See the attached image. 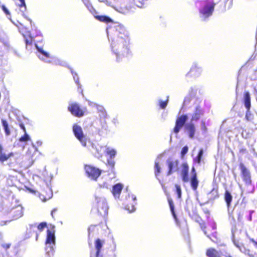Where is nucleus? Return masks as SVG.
Segmentation results:
<instances>
[{
	"label": "nucleus",
	"mask_w": 257,
	"mask_h": 257,
	"mask_svg": "<svg viewBox=\"0 0 257 257\" xmlns=\"http://www.w3.org/2000/svg\"><path fill=\"white\" fill-rule=\"evenodd\" d=\"M112 53L119 62L131 53L130 38L128 32L119 23L112 24L106 29Z\"/></svg>",
	"instance_id": "obj_1"
},
{
	"label": "nucleus",
	"mask_w": 257,
	"mask_h": 257,
	"mask_svg": "<svg viewBox=\"0 0 257 257\" xmlns=\"http://www.w3.org/2000/svg\"><path fill=\"white\" fill-rule=\"evenodd\" d=\"M35 47L37 50V56L40 59L47 63H51L55 65H60L67 67V63L58 58L51 57L41 48L38 47L37 44H35Z\"/></svg>",
	"instance_id": "obj_2"
},
{
	"label": "nucleus",
	"mask_w": 257,
	"mask_h": 257,
	"mask_svg": "<svg viewBox=\"0 0 257 257\" xmlns=\"http://www.w3.org/2000/svg\"><path fill=\"white\" fill-rule=\"evenodd\" d=\"M215 5V4L212 0H207L202 2L199 9L200 18L203 21H205L212 16Z\"/></svg>",
	"instance_id": "obj_3"
},
{
	"label": "nucleus",
	"mask_w": 257,
	"mask_h": 257,
	"mask_svg": "<svg viewBox=\"0 0 257 257\" xmlns=\"http://www.w3.org/2000/svg\"><path fill=\"white\" fill-rule=\"evenodd\" d=\"M55 243L56 241L54 231L48 229L47 231L46 240L45 241V257H52L53 256Z\"/></svg>",
	"instance_id": "obj_4"
},
{
	"label": "nucleus",
	"mask_w": 257,
	"mask_h": 257,
	"mask_svg": "<svg viewBox=\"0 0 257 257\" xmlns=\"http://www.w3.org/2000/svg\"><path fill=\"white\" fill-rule=\"evenodd\" d=\"M94 208L100 215L103 216L106 215L108 213V206L105 198L103 196L96 195Z\"/></svg>",
	"instance_id": "obj_5"
},
{
	"label": "nucleus",
	"mask_w": 257,
	"mask_h": 257,
	"mask_svg": "<svg viewBox=\"0 0 257 257\" xmlns=\"http://www.w3.org/2000/svg\"><path fill=\"white\" fill-rule=\"evenodd\" d=\"M148 0H125L124 10L119 11L122 14H126L128 12L134 11L136 7L139 8H143L145 2Z\"/></svg>",
	"instance_id": "obj_6"
},
{
	"label": "nucleus",
	"mask_w": 257,
	"mask_h": 257,
	"mask_svg": "<svg viewBox=\"0 0 257 257\" xmlns=\"http://www.w3.org/2000/svg\"><path fill=\"white\" fill-rule=\"evenodd\" d=\"M202 68L197 62H193L189 71L185 75L187 80L190 78L195 79L199 77L202 74Z\"/></svg>",
	"instance_id": "obj_7"
},
{
	"label": "nucleus",
	"mask_w": 257,
	"mask_h": 257,
	"mask_svg": "<svg viewBox=\"0 0 257 257\" xmlns=\"http://www.w3.org/2000/svg\"><path fill=\"white\" fill-rule=\"evenodd\" d=\"M73 132L75 137L80 142L82 146L87 147V138L84 135L81 127L77 124L73 126Z\"/></svg>",
	"instance_id": "obj_8"
},
{
	"label": "nucleus",
	"mask_w": 257,
	"mask_h": 257,
	"mask_svg": "<svg viewBox=\"0 0 257 257\" xmlns=\"http://www.w3.org/2000/svg\"><path fill=\"white\" fill-rule=\"evenodd\" d=\"M87 148L95 157L99 158L103 156V153H105V149L106 147L100 146L98 144L90 143V145Z\"/></svg>",
	"instance_id": "obj_9"
},
{
	"label": "nucleus",
	"mask_w": 257,
	"mask_h": 257,
	"mask_svg": "<svg viewBox=\"0 0 257 257\" xmlns=\"http://www.w3.org/2000/svg\"><path fill=\"white\" fill-rule=\"evenodd\" d=\"M85 170L88 177L94 180L97 179L101 172L100 169L91 165H86Z\"/></svg>",
	"instance_id": "obj_10"
},
{
	"label": "nucleus",
	"mask_w": 257,
	"mask_h": 257,
	"mask_svg": "<svg viewBox=\"0 0 257 257\" xmlns=\"http://www.w3.org/2000/svg\"><path fill=\"white\" fill-rule=\"evenodd\" d=\"M244 104L245 107L247 109L245 115V118L248 121H251L253 119V115L249 110L251 104L250 94L248 92H245L244 94Z\"/></svg>",
	"instance_id": "obj_11"
},
{
	"label": "nucleus",
	"mask_w": 257,
	"mask_h": 257,
	"mask_svg": "<svg viewBox=\"0 0 257 257\" xmlns=\"http://www.w3.org/2000/svg\"><path fill=\"white\" fill-rule=\"evenodd\" d=\"M239 168L241 171L242 178L245 185H250L251 183V180L250 173L249 170L242 163H240Z\"/></svg>",
	"instance_id": "obj_12"
},
{
	"label": "nucleus",
	"mask_w": 257,
	"mask_h": 257,
	"mask_svg": "<svg viewBox=\"0 0 257 257\" xmlns=\"http://www.w3.org/2000/svg\"><path fill=\"white\" fill-rule=\"evenodd\" d=\"M68 109L72 115L76 117H80L84 115L83 111L80 108L79 105L76 102L70 103Z\"/></svg>",
	"instance_id": "obj_13"
},
{
	"label": "nucleus",
	"mask_w": 257,
	"mask_h": 257,
	"mask_svg": "<svg viewBox=\"0 0 257 257\" xmlns=\"http://www.w3.org/2000/svg\"><path fill=\"white\" fill-rule=\"evenodd\" d=\"M179 161L177 160L169 158L166 161V165L168 166V171L167 175L169 176L173 173L176 172L178 170Z\"/></svg>",
	"instance_id": "obj_14"
},
{
	"label": "nucleus",
	"mask_w": 257,
	"mask_h": 257,
	"mask_svg": "<svg viewBox=\"0 0 257 257\" xmlns=\"http://www.w3.org/2000/svg\"><path fill=\"white\" fill-rule=\"evenodd\" d=\"M187 119L188 115L186 114L182 115L177 119L175 126L174 128L175 133L177 134L179 132L180 129L186 124L185 123Z\"/></svg>",
	"instance_id": "obj_15"
},
{
	"label": "nucleus",
	"mask_w": 257,
	"mask_h": 257,
	"mask_svg": "<svg viewBox=\"0 0 257 257\" xmlns=\"http://www.w3.org/2000/svg\"><path fill=\"white\" fill-rule=\"evenodd\" d=\"M126 199L128 201H133L131 204H126L125 205V209L128 211L129 212H133L135 211V205L137 204V197L134 194H128Z\"/></svg>",
	"instance_id": "obj_16"
},
{
	"label": "nucleus",
	"mask_w": 257,
	"mask_h": 257,
	"mask_svg": "<svg viewBox=\"0 0 257 257\" xmlns=\"http://www.w3.org/2000/svg\"><path fill=\"white\" fill-rule=\"evenodd\" d=\"M203 110L199 106H196L194 111L192 114L191 121L193 122L198 120L200 117L203 115Z\"/></svg>",
	"instance_id": "obj_17"
},
{
	"label": "nucleus",
	"mask_w": 257,
	"mask_h": 257,
	"mask_svg": "<svg viewBox=\"0 0 257 257\" xmlns=\"http://www.w3.org/2000/svg\"><path fill=\"white\" fill-rule=\"evenodd\" d=\"M181 177L182 181L184 182H188L189 181L188 171L189 167L186 163H183L182 164Z\"/></svg>",
	"instance_id": "obj_18"
},
{
	"label": "nucleus",
	"mask_w": 257,
	"mask_h": 257,
	"mask_svg": "<svg viewBox=\"0 0 257 257\" xmlns=\"http://www.w3.org/2000/svg\"><path fill=\"white\" fill-rule=\"evenodd\" d=\"M122 188L123 185L120 183H117L113 186L111 192L115 199L119 198Z\"/></svg>",
	"instance_id": "obj_19"
},
{
	"label": "nucleus",
	"mask_w": 257,
	"mask_h": 257,
	"mask_svg": "<svg viewBox=\"0 0 257 257\" xmlns=\"http://www.w3.org/2000/svg\"><path fill=\"white\" fill-rule=\"evenodd\" d=\"M185 129L187 132L190 138H193L195 133V127L192 122L186 123Z\"/></svg>",
	"instance_id": "obj_20"
},
{
	"label": "nucleus",
	"mask_w": 257,
	"mask_h": 257,
	"mask_svg": "<svg viewBox=\"0 0 257 257\" xmlns=\"http://www.w3.org/2000/svg\"><path fill=\"white\" fill-rule=\"evenodd\" d=\"M104 243V241L97 238L95 242V247L96 250V257H102V255L100 254L101 249Z\"/></svg>",
	"instance_id": "obj_21"
},
{
	"label": "nucleus",
	"mask_w": 257,
	"mask_h": 257,
	"mask_svg": "<svg viewBox=\"0 0 257 257\" xmlns=\"http://www.w3.org/2000/svg\"><path fill=\"white\" fill-rule=\"evenodd\" d=\"M20 2V4H18V6L19 7V10L21 13L22 15L26 19L28 20L30 23H31V20L29 19H28L25 14V12L26 11L27 8L26 5L25 3V0H19Z\"/></svg>",
	"instance_id": "obj_22"
},
{
	"label": "nucleus",
	"mask_w": 257,
	"mask_h": 257,
	"mask_svg": "<svg viewBox=\"0 0 257 257\" xmlns=\"http://www.w3.org/2000/svg\"><path fill=\"white\" fill-rule=\"evenodd\" d=\"M199 181L197 178V174L194 173L193 175L191 176L190 179V184L192 189L194 191H196L198 188Z\"/></svg>",
	"instance_id": "obj_23"
},
{
	"label": "nucleus",
	"mask_w": 257,
	"mask_h": 257,
	"mask_svg": "<svg viewBox=\"0 0 257 257\" xmlns=\"http://www.w3.org/2000/svg\"><path fill=\"white\" fill-rule=\"evenodd\" d=\"M95 18H96V19L101 22H104L107 24L110 23L111 24L108 28L111 26L112 24L115 23H113L112 20L109 17L106 16H95Z\"/></svg>",
	"instance_id": "obj_24"
},
{
	"label": "nucleus",
	"mask_w": 257,
	"mask_h": 257,
	"mask_svg": "<svg viewBox=\"0 0 257 257\" xmlns=\"http://www.w3.org/2000/svg\"><path fill=\"white\" fill-rule=\"evenodd\" d=\"M206 255L208 257H221L220 253L213 248H210L207 250Z\"/></svg>",
	"instance_id": "obj_25"
},
{
	"label": "nucleus",
	"mask_w": 257,
	"mask_h": 257,
	"mask_svg": "<svg viewBox=\"0 0 257 257\" xmlns=\"http://www.w3.org/2000/svg\"><path fill=\"white\" fill-rule=\"evenodd\" d=\"M14 218L17 219L23 215V207L21 206H18L13 211Z\"/></svg>",
	"instance_id": "obj_26"
},
{
	"label": "nucleus",
	"mask_w": 257,
	"mask_h": 257,
	"mask_svg": "<svg viewBox=\"0 0 257 257\" xmlns=\"http://www.w3.org/2000/svg\"><path fill=\"white\" fill-rule=\"evenodd\" d=\"M46 226V223L44 222H42L38 225L36 224H31L30 225V229L33 232L36 231V229L41 231Z\"/></svg>",
	"instance_id": "obj_27"
},
{
	"label": "nucleus",
	"mask_w": 257,
	"mask_h": 257,
	"mask_svg": "<svg viewBox=\"0 0 257 257\" xmlns=\"http://www.w3.org/2000/svg\"><path fill=\"white\" fill-rule=\"evenodd\" d=\"M24 37L26 45V49L28 50H30L31 49L29 48V47L31 46L33 42L35 41L34 40H33V37L30 35H29L28 37L24 35Z\"/></svg>",
	"instance_id": "obj_28"
},
{
	"label": "nucleus",
	"mask_w": 257,
	"mask_h": 257,
	"mask_svg": "<svg viewBox=\"0 0 257 257\" xmlns=\"http://www.w3.org/2000/svg\"><path fill=\"white\" fill-rule=\"evenodd\" d=\"M105 153L109 156L110 158H114L116 154V151L115 149L109 147H106L105 149Z\"/></svg>",
	"instance_id": "obj_29"
},
{
	"label": "nucleus",
	"mask_w": 257,
	"mask_h": 257,
	"mask_svg": "<svg viewBox=\"0 0 257 257\" xmlns=\"http://www.w3.org/2000/svg\"><path fill=\"white\" fill-rule=\"evenodd\" d=\"M2 147L0 145V161L1 162H4L7 161L10 157L13 156V153H11L8 155H6L4 153H2Z\"/></svg>",
	"instance_id": "obj_30"
},
{
	"label": "nucleus",
	"mask_w": 257,
	"mask_h": 257,
	"mask_svg": "<svg viewBox=\"0 0 257 257\" xmlns=\"http://www.w3.org/2000/svg\"><path fill=\"white\" fill-rule=\"evenodd\" d=\"M168 203L169 204V206L170 208V210H171L172 214L174 218L176 220V222H177V216L175 212V207H174V203H173L172 199L171 198H168Z\"/></svg>",
	"instance_id": "obj_31"
},
{
	"label": "nucleus",
	"mask_w": 257,
	"mask_h": 257,
	"mask_svg": "<svg viewBox=\"0 0 257 257\" xmlns=\"http://www.w3.org/2000/svg\"><path fill=\"white\" fill-rule=\"evenodd\" d=\"M69 69L71 71V74L73 77L74 80L75 81V83H76V84L78 86V89H81V84H80V83L79 82V77H78L77 74L76 72H75L74 71H73V70L72 69V68L69 67Z\"/></svg>",
	"instance_id": "obj_32"
},
{
	"label": "nucleus",
	"mask_w": 257,
	"mask_h": 257,
	"mask_svg": "<svg viewBox=\"0 0 257 257\" xmlns=\"http://www.w3.org/2000/svg\"><path fill=\"white\" fill-rule=\"evenodd\" d=\"M2 122L5 130L6 135L7 136L10 135L11 132L9 127V124L8 122L5 119H2Z\"/></svg>",
	"instance_id": "obj_33"
},
{
	"label": "nucleus",
	"mask_w": 257,
	"mask_h": 257,
	"mask_svg": "<svg viewBox=\"0 0 257 257\" xmlns=\"http://www.w3.org/2000/svg\"><path fill=\"white\" fill-rule=\"evenodd\" d=\"M224 198L226 202L227 207H228L232 201V197L231 194L228 191H226L225 193Z\"/></svg>",
	"instance_id": "obj_34"
},
{
	"label": "nucleus",
	"mask_w": 257,
	"mask_h": 257,
	"mask_svg": "<svg viewBox=\"0 0 257 257\" xmlns=\"http://www.w3.org/2000/svg\"><path fill=\"white\" fill-rule=\"evenodd\" d=\"M159 158L158 157L155 162V173L156 176H157V175L160 173L161 172V167L159 166Z\"/></svg>",
	"instance_id": "obj_35"
},
{
	"label": "nucleus",
	"mask_w": 257,
	"mask_h": 257,
	"mask_svg": "<svg viewBox=\"0 0 257 257\" xmlns=\"http://www.w3.org/2000/svg\"><path fill=\"white\" fill-rule=\"evenodd\" d=\"M203 155V149H200L197 157L195 159V161L197 163L199 164L201 162Z\"/></svg>",
	"instance_id": "obj_36"
},
{
	"label": "nucleus",
	"mask_w": 257,
	"mask_h": 257,
	"mask_svg": "<svg viewBox=\"0 0 257 257\" xmlns=\"http://www.w3.org/2000/svg\"><path fill=\"white\" fill-rule=\"evenodd\" d=\"M30 140V137L27 133H25L24 135L19 139V141L21 142H25Z\"/></svg>",
	"instance_id": "obj_37"
},
{
	"label": "nucleus",
	"mask_w": 257,
	"mask_h": 257,
	"mask_svg": "<svg viewBox=\"0 0 257 257\" xmlns=\"http://www.w3.org/2000/svg\"><path fill=\"white\" fill-rule=\"evenodd\" d=\"M168 100H169V96H167V99L166 101H163L161 100H159V105H160V107L162 109H165L166 108V107L167 105Z\"/></svg>",
	"instance_id": "obj_38"
},
{
	"label": "nucleus",
	"mask_w": 257,
	"mask_h": 257,
	"mask_svg": "<svg viewBox=\"0 0 257 257\" xmlns=\"http://www.w3.org/2000/svg\"><path fill=\"white\" fill-rule=\"evenodd\" d=\"M191 100V97L190 96H186L184 100L183 105L182 109L184 108L185 106L187 105V104H188L190 102Z\"/></svg>",
	"instance_id": "obj_39"
},
{
	"label": "nucleus",
	"mask_w": 257,
	"mask_h": 257,
	"mask_svg": "<svg viewBox=\"0 0 257 257\" xmlns=\"http://www.w3.org/2000/svg\"><path fill=\"white\" fill-rule=\"evenodd\" d=\"M176 191L178 198H181L182 195L181 188L179 185L176 184Z\"/></svg>",
	"instance_id": "obj_40"
},
{
	"label": "nucleus",
	"mask_w": 257,
	"mask_h": 257,
	"mask_svg": "<svg viewBox=\"0 0 257 257\" xmlns=\"http://www.w3.org/2000/svg\"><path fill=\"white\" fill-rule=\"evenodd\" d=\"M36 144L37 146L34 144L33 142H32L31 145L32 147L36 151H38L37 147H40L42 145V142L41 141H38L36 142Z\"/></svg>",
	"instance_id": "obj_41"
},
{
	"label": "nucleus",
	"mask_w": 257,
	"mask_h": 257,
	"mask_svg": "<svg viewBox=\"0 0 257 257\" xmlns=\"http://www.w3.org/2000/svg\"><path fill=\"white\" fill-rule=\"evenodd\" d=\"M232 2L233 0H224L225 7L228 9L231 8L232 6Z\"/></svg>",
	"instance_id": "obj_42"
},
{
	"label": "nucleus",
	"mask_w": 257,
	"mask_h": 257,
	"mask_svg": "<svg viewBox=\"0 0 257 257\" xmlns=\"http://www.w3.org/2000/svg\"><path fill=\"white\" fill-rule=\"evenodd\" d=\"M107 163L108 165L111 168H113L115 164V162L114 161V158H110L107 159Z\"/></svg>",
	"instance_id": "obj_43"
},
{
	"label": "nucleus",
	"mask_w": 257,
	"mask_h": 257,
	"mask_svg": "<svg viewBox=\"0 0 257 257\" xmlns=\"http://www.w3.org/2000/svg\"><path fill=\"white\" fill-rule=\"evenodd\" d=\"M2 8L4 12L7 15L8 18L10 19V18L9 17V16H10V13L8 9L4 5L2 6Z\"/></svg>",
	"instance_id": "obj_44"
},
{
	"label": "nucleus",
	"mask_w": 257,
	"mask_h": 257,
	"mask_svg": "<svg viewBox=\"0 0 257 257\" xmlns=\"http://www.w3.org/2000/svg\"><path fill=\"white\" fill-rule=\"evenodd\" d=\"M188 151V147L187 146H184L181 150V154L182 156L183 157L185 155H186V153H187Z\"/></svg>",
	"instance_id": "obj_45"
},
{
	"label": "nucleus",
	"mask_w": 257,
	"mask_h": 257,
	"mask_svg": "<svg viewBox=\"0 0 257 257\" xmlns=\"http://www.w3.org/2000/svg\"><path fill=\"white\" fill-rule=\"evenodd\" d=\"M99 186L100 188H109L110 187V185L106 182H103L102 183H99Z\"/></svg>",
	"instance_id": "obj_46"
},
{
	"label": "nucleus",
	"mask_w": 257,
	"mask_h": 257,
	"mask_svg": "<svg viewBox=\"0 0 257 257\" xmlns=\"http://www.w3.org/2000/svg\"><path fill=\"white\" fill-rule=\"evenodd\" d=\"M99 116L101 118L105 119L107 118L108 115L107 114L106 110H105L99 113Z\"/></svg>",
	"instance_id": "obj_47"
},
{
	"label": "nucleus",
	"mask_w": 257,
	"mask_h": 257,
	"mask_svg": "<svg viewBox=\"0 0 257 257\" xmlns=\"http://www.w3.org/2000/svg\"><path fill=\"white\" fill-rule=\"evenodd\" d=\"M94 105H96L97 109L99 113L105 110V109L104 108V107L102 106L98 105L96 104H94Z\"/></svg>",
	"instance_id": "obj_48"
},
{
	"label": "nucleus",
	"mask_w": 257,
	"mask_h": 257,
	"mask_svg": "<svg viewBox=\"0 0 257 257\" xmlns=\"http://www.w3.org/2000/svg\"><path fill=\"white\" fill-rule=\"evenodd\" d=\"M241 136L242 138L247 139L248 137V134L245 131H243L241 133Z\"/></svg>",
	"instance_id": "obj_49"
},
{
	"label": "nucleus",
	"mask_w": 257,
	"mask_h": 257,
	"mask_svg": "<svg viewBox=\"0 0 257 257\" xmlns=\"http://www.w3.org/2000/svg\"><path fill=\"white\" fill-rule=\"evenodd\" d=\"M95 226L94 225H91L88 229V235L89 236L90 234V232L91 231H93L95 229Z\"/></svg>",
	"instance_id": "obj_50"
},
{
	"label": "nucleus",
	"mask_w": 257,
	"mask_h": 257,
	"mask_svg": "<svg viewBox=\"0 0 257 257\" xmlns=\"http://www.w3.org/2000/svg\"><path fill=\"white\" fill-rule=\"evenodd\" d=\"M112 122L115 125H116L118 123V120L116 117H114L112 119Z\"/></svg>",
	"instance_id": "obj_51"
},
{
	"label": "nucleus",
	"mask_w": 257,
	"mask_h": 257,
	"mask_svg": "<svg viewBox=\"0 0 257 257\" xmlns=\"http://www.w3.org/2000/svg\"><path fill=\"white\" fill-rule=\"evenodd\" d=\"M201 128L202 130H203L204 131H206V130H207V128L205 126V122L204 121H202L201 122Z\"/></svg>",
	"instance_id": "obj_52"
},
{
	"label": "nucleus",
	"mask_w": 257,
	"mask_h": 257,
	"mask_svg": "<svg viewBox=\"0 0 257 257\" xmlns=\"http://www.w3.org/2000/svg\"><path fill=\"white\" fill-rule=\"evenodd\" d=\"M2 246H3V247L4 248H5L6 249H7L10 248V247L11 246V244H10V243H4V244H3Z\"/></svg>",
	"instance_id": "obj_53"
},
{
	"label": "nucleus",
	"mask_w": 257,
	"mask_h": 257,
	"mask_svg": "<svg viewBox=\"0 0 257 257\" xmlns=\"http://www.w3.org/2000/svg\"><path fill=\"white\" fill-rule=\"evenodd\" d=\"M242 68H241V69L239 70V71H238V78H237V83L236 87H238V84H239V76H240V74H241V72H242Z\"/></svg>",
	"instance_id": "obj_54"
},
{
	"label": "nucleus",
	"mask_w": 257,
	"mask_h": 257,
	"mask_svg": "<svg viewBox=\"0 0 257 257\" xmlns=\"http://www.w3.org/2000/svg\"><path fill=\"white\" fill-rule=\"evenodd\" d=\"M20 126L21 128H22L24 131L25 133H26L25 127L23 124H20Z\"/></svg>",
	"instance_id": "obj_55"
},
{
	"label": "nucleus",
	"mask_w": 257,
	"mask_h": 257,
	"mask_svg": "<svg viewBox=\"0 0 257 257\" xmlns=\"http://www.w3.org/2000/svg\"><path fill=\"white\" fill-rule=\"evenodd\" d=\"M246 149H244V148H241L239 150V152L242 154H244V153H246Z\"/></svg>",
	"instance_id": "obj_56"
},
{
	"label": "nucleus",
	"mask_w": 257,
	"mask_h": 257,
	"mask_svg": "<svg viewBox=\"0 0 257 257\" xmlns=\"http://www.w3.org/2000/svg\"><path fill=\"white\" fill-rule=\"evenodd\" d=\"M57 210V209L56 208H54V209L52 210V211H51V215H52V216L53 217V214H54V213H55V212H56Z\"/></svg>",
	"instance_id": "obj_57"
},
{
	"label": "nucleus",
	"mask_w": 257,
	"mask_h": 257,
	"mask_svg": "<svg viewBox=\"0 0 257 257\" xmlns=\"http://www.w3.org/2000/svg\"><path fill=\"white\" fill-rule=\"evenodd\" d=\"M191 173H192V175H193V174L194 173H196L194 167H192V170H191Z\"/></svg>",
	"instance_id": "obj_58"
},
{
	"label": "nucleus",
	"mask_w": 257,
	"mask_h": 257,
	"mask_svg": "<svg viewBox=\"0 0 257 257\" xmlns=\"http://www.w3.org/2000/svg\"><path fill=\"white\" fill-rule=\"evenodd\" d=\"M28 190H29L30 191V192L31 193H34L35 192V191L33 189H30V188H27Z\"/></svg>",
	"instance_id": "obj_59"
},
{
	"label": "nucleus",
	"mask_w": 257,
	"mask_h": 257,
	"mask_svg": "<svg viewBox=\"0 0 257 257\" xmlns=\"http://www.w3.org/2000/svg\"><path fill=\"white\" fill-rule=\"evenodd\" d=\"M250 240L254 243V244L257 246V242L252 238L250 239Z\"/></svg>",
	"instance_id": "obj_60"
},
{
	"label": "nucleus",
	"mask_w": 257,
	"mask_h": 257,
	"mask_svg": "<svg viewBox=\"0 0 257 257\" xmlns=\"http://www.w3.org/2000/svg\"><path fill=\"white\" fill-rule=\"evenodd\" d=\"M250 240L254 243V244L257 246V242L252 238L250 239Z\"/></svg>",
	"instance_id": "obj_61"
},
{
	"label": "nucleus",
	"mask_w": 257,
	"mask_h": 257,
	"mask_svg": "<svg viewBox=\"0 0 257 257\" xmlns=\"http://www.w3.org/2000/svg\"><path fill=\"white\" fill-rule=\"evenodd\" d=\"M36 232V240H37L38 239V236H39V234L38 233L36 232V231H35Z\"/></svg>",
	"instance_id": "obj_62"
},
{
	"label": "nucleus",
	"mask_w": 257,
	"mask_h": 257,
	"mask_svg": "<svg viewBox=\"0 0 257 257\" xmlns=\"http://www.w3.org/2000/svg\"><path fill=\"white\" fill-rule=\"evenodd\" d=\"M78 91L81 92L82 93V95H83V93H82V89L81 88L79 89H78Z\"/></svg>",
	"instance_id": "obj_63"
},
{
	"label": "nucleus",
	"mask_w": 257,
	"mask_h": 257,
	"mask_svg": "<svg viewBox=\"0 0 257 257\" xmlns=\"http://www.w3.org/2000/svg\"><path fill=\"white\" fill-rule=\"evenodd\" d=\"M249 218V220H251V214L250 215Z\"/></svg>",
	"instance_id": "obj_64"
}]
</instances>
